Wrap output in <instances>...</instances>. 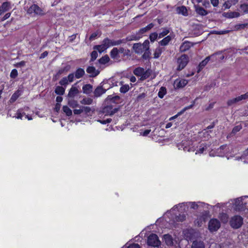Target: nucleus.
<instances>
[{
  "label": "nucleus",
  "instance_id": "20",
  "mask_svg": "<svg viewBox=\"0 0 248 248\" xmlns=\"http://www.w3.org/2000/svg\"><path fill=\"white\" fill-rule=\"evenodd\" d=\"M163 239L165 244L168 246H172L173 245V240L170 235L169 234L164 235Z\"/></svg>",
  "mask_w": 248,
  "mask_h": 248
},
{
  "label": "nucleus",
  "instance_id": "19",
  "mask_svg": "<svg viewBox=\"0 0 248 248\" xmlns=\"http://www.w3.org/2000/svg\"><path fill=\"white\" fill-rule=\"evenodd\" d=\"M194 104H195V101H193V103L191 105L184 108L181 111L179 112L177 114H176L175 115H174V116L170 118H169V121H171L175 119L179 116H180L181 114H182L186 110H187L188 109L191 108L193 107V106L194 105Z\"/></svg>",
  "mask_w": 248,
  "mask_h": 248
},
{
  "label": "nucleus",
  "instance_id": "55",
  "mask_svg": "<svg viewBox=\"0 0 248 248\" xmlns=\"http://www.w3.org/2000/svg\"><path fill=\"white\" fill-rule=\"evenodd\" d=\"M18 75L17 71L14 69L12 70L10 73V77L12 78H15Z\"/></svg>",
  "mask_w": 248,
  "mask_h": 248
},
{
  "label": "nucleus",
  "instance_id": "60",
  "mask_svg": "<svg viewBox=\"0 0 248 248\" xmlns=\"http://www.w3.org/2000/svg\"><path fill=\"white\" fill-rule=\"evenodd\" d=\"M248 98V92L244 94H242L240 96H238V99L239 101L246 99Z\"/></svg>",
  "mask_w": 248,
  "mask_h": 248
},
{
  "label": "nucleus",
  "instance_id": "8",
  "mask_svg": "<svg viewBox=\"0 0 248 248\" xmlns=\"http://www.w3.org/2000/svg\"><path fill=\"white\" fill-rule=\"evenodd\" d=\"M243 222V218L240 216H234L230 220L231 226L235 229L240 228Z\"/></svg>",
  "mask_w": 248,
  "mask_h": 248
},
{
  "label": "nucleus",
  "instance_id": "32",
  "mask_svg": "<svg viewBox=\"0 0 248 248\" xmlns=\"http://www.w3.org/2000/svg\"><path fill=\"white\" fill-rule=\"evenodd\" d=\"M172 37L170 35H168L161 41L159 42V44L161 46H165L167 45L169 42L171 40Z\"/></svg>",
  "mask_w": 248,
  "mask_h": 248
},
{
  "label": "nucleus",
  "instance_id": "39",
  "mask_svg": "<svg viewBox=\"0 0 248 248\" xmlns=\"http://www.w3.org/2000/svg\"><path fill=\"white\" fill-rule=\"evenodd\" d=\"M65 92V89L63 88L62 86H57L56 87L55 92L56 94H59V95H62L64 94Z\"/></svg>",
  "mask_w": 248,
  "mask_h": 248
},
{
  "label": "nucleus",
  "instance_id": "5",
  "mask_svg": "<svg viewBox=\"0 0 248 248\" xmlns=\"http://www.w3.org/2000/svg\"><path fill=\"white\" fill-rule=\"evenodd\" d=\"M27 13L30 15L33 14L34 15L42 16L46 14V11L36 4H33L28 9Z\"/></svg>",
  "mask_w": 248,
  "mask_h": 248
},
{
  "label": "nucleus",
  "instance_id": "54",
  "mask_svg": "<svg viewBox=\"0 0 248 248\" xmlns=\"http://www.w3.org/2000/svg\"><path fill=\"white\" fill-rule=\"evenodd\" d=\"M158 36V35L156 32L152 33L149 37V38L151 42H154L157 38V37Z\"/></svg>",
  "mask_w": 248,
  "mask_h": 248
},
{
  "label": "nucleus",
  "instance_id": "4",
  "mask_svg": "<svg viewBox=\"0 0 248 248\" xmlns=\"http://www.w3.org/2000/svg\"><path fill=\"white\" fill-rule=\"evenodd\" d=\"M133 73L135 75L140 77L141 80H144L150 77L151 70H145L143 68L138 67L134 70Z\"/></svg>",
  "mask_w": 248,
  "mask_h": 248
},
{
  "label": "nucleus",
  "instance_id": "49",
  "mask_svg": "<svg viewBox=\"0 0 248 248\" xmlns=\"http://www.w3.org/2000/svg\"><path fill=\"white\" fill-rule=\"evenodd\" d=\"M68 105L73 108H76L78 106V102L73 99L69 100Z\"/></svg>",
  "mask_w": 248,
  "mask_h": 248
},
{
  "label": "nucleus",
  "instance_id": "21",
  "mask_svg": "<svg viewBox=\"0 0 248 248\" xmlns=\"http://www.w3.org/2000/svg\"><path fill=\"white\" fill-rule=\"evenodd\" d=\"M133 48L135 52L137 54H141L142 52L145 51L143 48V46H141V44L140 43L134 44L133 46Z\"/></svg>",
  "mask_w": 248,
  "mask_h": 248
},
{
  "label": "nucleus",
  "instance_id": "18",
  "mask_svg": "<svg viewBox=\"0 0 248 248\" xmlns=\"http://www.w3.org/2000/svg\"><path fill=\"white\" fill-rule=\"evenodd\" d=\"M193 46V44L192 43L185 41L181 45L180 50L181 52H185L188 50Z\"/></svg>",
  "mask_w": 248,
  "mask_h": 248
},
{
  "label": "nucleus",
  "instance_id": "38",
  "mask_svg": "<svg viewBox=\"0 0 248 248\" xmlns=\"http://www.w3.org/2000/svg\"><path fill=\"white\" fill-rule=\"evenodd\" d=\"M196 11L197 14H198L201 16H205L207 14L206 10H204V8L201 7H197L196 9Z\"/></svg>",
  "mask_w": 248,
  "mask_h": 248
},
{
  "label": "nucleus",
  "instance_id": "28",
  "mask_svg": "<svg viewBox=\"0 0 248 248\" xmlns=\"http://www.w3.org/2000/svg\"><path fill=\"white\" fill-rule=\"evenodd\" d=\"M21 93L20 91L17 90L11 96V98L10 99V102L11 103H13L15 102L16 99L21 95Z\"/></svg>",
  "mask_w": 248,
  "mask_h": 248
},
{
  "label": "nucleus",
  "instance_id": "33",
  "mask_svg": "<svg viewBox=\"0 0 248 248\" xmlns=\"http://www.w3.org/2000/svg\"><path fill=\"white\" fill-rule=\"evenodd\" d=\"M177 12L179 14H182L183 16H186L187 15V9L186 7L182 6L177 8Z\"/></svg>",
  "mask_w": 248,
  "mask_h": 248
},
{
  "label": "nucleus",
  "instance_id": "29",
  "mask_svg": "<svg viewBox=\"0 0 248 248\" xmlns=\"http://www.w3.org/2000/svg\"><path fill=\"white\" fill-rule=\"evenodd\" d=\"M206 221V217L201 216L197 218L195 221V225L198 226H201L202 224Z\"/></svg>",
  "mask_w": 248,
  "mask_h": 248
},
{
  "label": "nucleus",
  "instance_id": "57",
  "mask_svg": "<svg viewBox=\"0 0 248 248\" xmlns=\"http://www.w3.org/2000/svg\"><path fill=\"white\" fill-rule=\"evenodd\" d=\"M118 52L119 53V54L120 53H123L124 55H127L128 52L129 51L128 50L125 49L123 47H120V48H117Z\"/></svg>",
  "mask_w": 248,
  "mask_h": 248
},
{
  "label": "nucleus",
  "instance_id": "40",
  "mask_svg": "<svg viewBox=\"0 0 248 248\" xmlns=\"http://www.w3.org/2000/svg\"><path fill=\"white\" fill-rule=\"evenodd\" d=\"M219 217L223 223H226L228 220V216L226 213H221Z\"/></svg>",
  "mask_w": 248,
  "mask_h": 248
},
{
  "label": "nucleus",
  "instance_id": "1",
  "mask_svg": "<svg viewBox=\"0 0 248 248\" xmlns=\"http://www.w3.org/2000/svg\"><path fill=\"white\" fill-rule=\"evenodd\" d=\"M205 206H207V208L210 209V207L212 208L213 206L212 205H210L207 204L205 203L202 202H183L180 203L178 205H175L172 208L170 211H167L165 215L168 216L169 214H170L171 212H173V211L177 210L180 212H184L186 211V208H188L189 206L191 207V208L194 209H198L200 207H204Z\"/></svg>",
  "mask_w": 248,
  "mask_h": 248
},
{
  "label": "nucleus",
  "instance_id": "64",
  "mask_svg": "<svg viewBox=\"0 0 248 248\" xmlns=\"http://www.w3.org/2000/svg\"><path fill=\"white\" fill-rule=\"evenodd\" d=\"M74 74L72 73V74H70L67 77H66L67 78V80H68V81L69 82H72L74 80Z\"/></svg>",
  "mask_w": 248,
  "mask_h": 248
},
{
  "label": "nucleus",
  "instance_id": "52",
  "mask_svg": "<svg viewBox=\"0 0 248 248\" xmlns=\"http://www.w3.org/2000/svg\"><path fill=\"white\" fill-rule=\"evenodd\" d=\"M69 82L67 80V78L66 77H64L60 81L59 83L62 86H66Z\"/></svg>",
  "mask_w": 248,
  "mask_h": 248
},
{
  "label": "nucleus",
  "instance_id": "48",
  "mask_svg": "<svg viewBox=\"0 0 248 248\" xmlns=\"http://www.w3.org/2000/svg\"><path fill=\"white\" fill-rule=\"evenodd\" d=\"M93 102V100L90 98H85L83 99L81 101V103L82 104H86V105H90L92 104Z\"/></svg>",
  "mask_w": 248,
  "mask_h": 248
},
{
  "label": "nucleus",
  "instance_id": "50",
  "mask_svg": "<svg viewBox=\"0 0 248 248\" xmlns=\"http://www.w3.org/2000/svg\"><path fill=\"white\" fill-rule=\"evenodd\" d=\"M82 112H84L87 115H90L91 112V108L89 107H82Z\"/></svg>",
  "mask_w": 248,
  "mask_h": 248
},
{
  "label": "nucleus",
  "instance_id": "41",
  "mask_svg": "<svg viewBox=\"0 0 248 248\" xmlns=\"http://www.w3.org/2000/svg\"><path fill=\"white\" fill-rule=\"evenodd\" d=\"M62 110L65 114L68 116H70L72 115V112L71 109H70L67 106H64L62 107Z\"/></svg>",
  "mask_w": 248,
  "mask_h": 248
},
{
  "label": "nucleus",
  "instance_id": "42",
  "mask_svg": "<svg viewBox=\"0 0 248 248\" xmlns=\"http://www.w3.org/2000/svg\"><path fill=\"white\" fill-rule=\"evenodd\" d=\"M242 127L240 124L234 127L232 129L231 134L230 135V137L235 135L237 132H239L242 129Z\"/></svg>",
  "mask_w": 248,
  "mask_h": 248
},
{
  "label": "nucleus",
  "instance_id": "2",
  "mask_svg": "<svg viewBox=\"0 0 248 248\" xmlns=\"http://www.w3.org/2000/svg\"><path fill=\"white\" fill-rule=\"evenodd\" d=\"M121 41H114L108 38L105 39L102 43L100 45H96L93 47V49L97 50L99 53L104 52L108 47L120 44Z\"/></svg>",
  "mask_w": 248,
  "mask_h": 248
},
{
  "label": "nucleus",
  "instance_id": "36",
  "mask_svg": "<svg viewBox=\"0 0 248 248\" xmlns=\"http://www.w3.org/2000/svg\"><path fill=\"white\" fill-rule=\"evenodd\" d=\"M83 92L84 93H90L92 90V86L90 84H86L82 87Z\"/></svg>",
  "mask_w": 248,
  "mask_h": 248
},
{
  "label": "nucleus",
  "instance_id": "61",
  "mask_svg": "<svg viewBox=\"0 0 248 248\" xmlns=\"http://www.w3.org/2000/svg\"><path fill=\"white\" fill-rule=\"evenodd\" d=\"M100 34H99V32H98V31H96V32H93V33L90 36V40H94L96 37L98 35H99Z\"/></svg>",
  "mask_w": 248,
  "mask_h": 248
},
{
  "label": "nucleus",
  "instance_id": "16",
  "mask_svg": "<svg viewBox=\"0 0 248 248\" xmlns=\"http://www.w3.org/2000/svg\"><path fill=\"white\" fill-rule=\"evenodd\" d=\"M187 83V80L184 79H176L174 82V86L176 88H181L185 86Z\"/></svg>",
  "mask_w": 248,
  "mask_h": 248
},
{
  "label": "nucleus",
  "instance_id": "26",
  "mask_svg": "<svg viewBox=\"0 0 248 248\" xmlns=\"http://www.w3.org/2000/svg\"><path fill=\"white\" fill-rule=\"evenodd\" d=\"M87 72L90 74L91 77H95L98 75L99 71L93 67L89 66L87 68Z\"/></svg>",
  "mask_w": 248,
  "mask_h": 248
},
{
  "label": "nucleus",
  "instance_id": "12",
  "mask_svg": "<svg viewBox=\"0 0 248 248\" xmlns=\"http://www.w3.org/2000/svg\"><path fill=\"white\" fill-rule=\"evenodd\" d=\"M228 150L229 148L227 145H222L217 150L215 155H214L213 153L211 152L210 153V156H214L217 155L218 156H224L226 155Z\"/></svg>",
  "mask_w": 248,
  "mask_h": 248
},
{
  "label": "nucleus",
  "instance_id": "14",
  "mask_svg": "<svg viewBox=\"0 0 248 248\" xmlns=\"http://www.w3.org/2000/svg\"><path fill=\"white\" fill-rule=\"evenodd\" d=\"M118 109L116 108H113L112 105H108L104 107L103 109V112L106 115H112L116 113Z\"/></svg>",
  "mask_w": 248,
  "mask_h": 248
},
{
  "label": "nucleus",
  "instance_id": "63",
  "mask_svg": "<svg viewBox=\"0 0 248 248\" xmlns=\"http://www.w3.org/2000/svg\"><path fill=\"white\" fill-rule=\"evenodd\" d=\"M244 209L248 207V196H243Z\"/></svg>",
  "mask_w": 248,
  "mask_h": 248
},
{
  "label": "nucleus",
  "instance_id": "47",
  "mask_svg": "<svg viewBox=\"0 0 248 248\" xmlns=\"http://www.w3.org/2000/svg\"><path fill=\"white\" fill-rule=\"evenodd\" d=\"M129 89V87L128 84L123 85L120 88V91L122 93H126Z\"/></svg>",
  "mask_w": 248,
  "mask_h": 248
},
{
  "label": "nucleus",
  "instance_id": "34",
  "mask_svg": "<svg viewBox=\"0 0 248 248\" xmlns=\"http://www.w3.org/2000/svg\"><path fill=\"white\" fill-rule=\"evenodd\" d=\"M85 74L84 70L82 68H78L75 72V77L77 78H82Z\"/></svg>",
  "mask_w": 248,
  "mask_h": 248
},
{
  "label": "nucleus",
  "instance_id": "59",
  "mask_svg": "<svg viewBox=\"0 0 248 248\" xmlns=\"http://www.w3.org/2000/svg\"><path fill=\"white\" fill-rule=\"evenodd\" d=\"M186 216L184 214L180 215L179 216L176 217V220L178 221H183L186 219Z\"/></svg>",
  "mask_w": 248,
  "mask_h": 248
},
{
  "label": "nucleus",
  "instance_id": "44",
  "mask_svg": "<svg viewBox=\"0 0 248 248\" xmlns=\"http://www.w3.org/2000/svg\"><path fill=\"white\" fill-rule=\"evenodd\" d=\"M162 52V48L160 47H158L155 49V52H154V58H158L160 55L161 54Z\"/></svg>",
  "mask_w": 248,
  "mask_h": 248
},
{
  "label": "nucleus",
  "instance_id": "25",
  "mask_svg": "<svg viewBox=\"0 0 248 248\" xmlns=\"http://www.w3.org/2000/svg\"><path fill=\"white\" fill-rule=\"evenodd\" d=\"M237 160L240 159L244 164L248 163V148L244 152L242 156L240 157H237Z\"/></svg>",
  "mask_w": 248,
  "mask_h": 248
},
{
  "label": "nucleus",
  "instance_id": "43",
  "mask_svg": "<svg viewBox=\"0 0 248 248\" xmlns=\"http://www.w3.org/2000/svg\"><path fill=\"white\" fill-rule=\"evenodd\" d=\"M109 61V58L108 55H105L104 57H102L101 59H99V62L101 64H105L108 62Z\"/></svg>",
  "mask_w": 248,
  "mask_h": 248
},
{
  "label": "nucleus",
  "instance_id": "56",
  "mask_svg": "<svg viewBox=\"0 0 248 248\" xmlns=\"http://www.w3.org/2000/svg\"><path fill=\"white\" fill-rule=\"evenodd\" d=\"M15 117L17 119H22L23 113H22V110L21 109H18L17 111Z\"/></svg>",
  "mask_w": 248,
  "mask_h": 248
},
{
  "label": "nucleus",
  "instance_id": "6",
  "mask_svg": "<svg viewBox=\"0 0 248 248\" xmlns=\"http://www.w3.org/2000/svg\"><path fill=\"white\" fill-rule=\"evenodd\" d=\"M243 196L236 199L231 200L229 202L232 204V208L236 210L241 211L244 210Z\"/></svg>",
  "mask_w": 248,
  "mask_h": 248
},
{
  "label": "nucleus",
  "instance_id": "7",
  "mask_svg": "<svg viewBox=\"0 0 248 248\" xmlns=\"http://www.w3.org/2000/svg\"><path fill=\"white\" fill-rule=\"evenodd\" d=\"M153 27L154 24L153 23L149 24L146 27L140 29L136 35H132L130 39L136 41L139 40L142 37V35L143 33L151 30Z\"/></svg>",
  "mask_w": 248,
  "mask_h": 248
},
{
  "label": "nucleus",
  "instance_id": "27",
  "mask_svg": "<svg viewBox=\"0 0 248 248\" xmlns=\"http://www.w3.org/2000/svg\"><path fill=\"white\" fill-rule=\"evenodd\" d=\"M210 57H207L204 60H203L199 65L198 69L197 70L198 73H199L201 70L207 64L209 61Z\"/></svg>",
  "mask_w": 248,
  "mask_h": 248
},
{
  "label": "nucleus",
  "instance_id": "62",
  "mask_svg": "<svg viewBox=\"0 0 248 248\" xmlns=\"http://www.w3.org/2000/svg\"><path fill=\"white\" fill-rule=\"evenodd\" d=\"M98 54L96 51H93L91 53V60L94 61L97 57Z\"/></svg>",
  "mask_w": 248,
  "mask_h": 248
},
{
  "label": "nucleus",
  "instance_id": "24",
  "mask_svg": "<svg viewBox=\"0 0 248 248\" xmlns=\"http://www.w3.org/2000/svg\"><path fill=\"white\" fill-rule=\"evenodd\" d=\"M78 89L75 85H73L68 93V96L73 97L78 93Z\"/></svg>",
  "mask_w": 248,
  "mask_h": 248
},
{
  "label": "nucleus",
  "instance_id": "17",
  "mask_svg": "<svg viewBox=\"0 0 248 248\" xmlns=\"http://www.w3.org/2000/svg\"><path fill=\"white\" fill-rule=\"evenodd\" d=\"M11 8V3L8 1L3 2L0 7V16L3 13L8 11Z\"/></svg>",
  "mask_w": 248,
  "mask_h": 248
},
{
  "label": "nucleus",
  "instance_id": "53",
  "mask_svg": "<svg viewBox=\"0 0 248 248\" xmlns=\"http://www.w3.org/2000/svg\"><path fill=\"white\" fill-rule=\"evenodd\" d=\"M141 46H143V48L145 51H148L149 49V41L148 40H145Z\"/></svg>",
  "mask_w": 248,
  "mask_h": 248
},
{
  "label": "nucleus",
  "instance_id": "46",
  "mask_svg": "<svg viewBox=\"0 0 248 248\" xmlns=\"http://www.w3.org/2000/svg\"><path fill=\"white\" fill-rule=\"evenodd\" d=\"M248 23H244V24H237L235 26V29L236 30H239L241 29H244L245 28L248 27Z\"/></svg>",
  "mask_w": 248,
  "mask_h": 248
},
{
  "label": "nucleus",
  "instance_id": "13",
  "mask_svg": "<svg viewBox=\"0 0 248 248\" xmlns=\"http://www.w3.org/2000/svg\"><path fill=\"white\" fill-rule=\"evenodd\" d=\"M188 62V57L185 55H182L180 58L178 59L177 62L178 64V70L183 69L187 64Z\"/></svg>",
  "mask_w": 248,
  "mask_h": 248
},
{
  "label": "nucleus",
  "instance_id": "35",
  "mask_svg": "<svg viewBox=\"0 0 248 248\" xmlns=\"http://www.w3.org/2000/svg\"><path fill=\"white\" fill-rule=\"evenodd\" d=\"M194 232V230L193 229L188 230L187 231H185V236L186 239L191 240L192 239L193 236L192 235Z\"/></svg>",
  "mask_w": 248,
  "mask_h": 248
},
{
  "label": "nucleus",
  "instance_id": "30",
  "mask_svg": "<svg viewBox=\"0 0 248 248\" xmlns=\"http://www.w3.org/2000/svg\"><path fill=\"white\" fill-rule=\"evenodd\" d=\"M106 92V90L101 87H97L94 92V95L99 97Z\"/></svg>",
  "mask_w": 248,
  "mask_h": 248
},
{
  "label": "nucleus",
  "instance_id": "31",
  "mask_svg": "<svg viewBox=\"0 0 248 248\" xmlns=\"http://www.w3.org/2000/svg\"><path fill=\"white\" fill-rule=\"evenodd\" d=\"M110 56L111 58L114 60H118L119 58V53L117 50V48L114 47L110 51Z\"/></svg>",
  "mask_w": 248,
  "mask_h": 248
},
{
  "label": "nucleus",
  "instance_id": "23",
  "mask_svg": "<svg viewBox=\"0 0 248 248\" xmlns=\"http://www.w3.org/2000/svg\"><path fill=\"white\" fill-rule=\"evenodd\" d=\"M191 248H205V246L203 241L196 240L193 242Z\"/></svg>",
  "mask_w": 248,
  "mask_h": 248
},
{
  "label": "nucleus",
  "instance_id": "51",
  "mask_svg": "<svg viewBox=\"0 0 248 248\" xmlns=\"http://www.w3.org/2000/svg\"><path fill=\"white\" fill-rule=\"evenodd\" d=\"M238 102H239V100L238 99V97H236L233 99L229 100L227 102V104L228 106H231L232 104H235Z\"/></svg>",
  "mask_w": 248,
  "mask_h": 248
},
{
  "label": "nucleus",
  "instance_id": "10",
  "mask_svg": "<svg viewBox=\"0 0 248 248\" xmlns=\"http://www.w3.org/2000/svg\"><path fill=\"white\" fill-rule=\"evenodd\" d=\"M209 145L205 142H200L198 143L196 142L195 148L196 155H201L204 153V152L205 151Z\"/></svg>",
  "mask_w": 248,
  "mask_h": 248
},
{
  "label": "nucleus",
  "instance_id": "58",
  "mask_svg": "<svg viewBox=\"0 0 248 248\" xmlns=\"http://www.w3.org/2000/svg\"><path fill=\"white\" fill-rule=\"evenodd\" d=\"M241 9L246 13H248V5L246 4H243L241 5Z\"/></svg>",
  "mask_w": 248,
  "mask_h": 248
},
{
  "label": "nucleus",
  "instance_id": "3",
  "mask_svg": "<svg viewBox=\"0 0 248 248\" xmlns=\"http://www.w3.org/2000/svg\"><path fill=\"white\" fill-rule=\"evenodd\" d=\"M196 142H193L191 140H183L182 143L178 145L179 150L183 149L184 151L194 152L195 148Z\"/></svg>",
  "mask_w": 248,
  "mask_h": 248
},
{
  "label": "nucleus",
  "instance_id": "15",
  "mask_svg": "<svg viewBox=\"0 0 248 248\" xmlns=\"http://www.w3.org/2000/svg\"><path fill=\"white\" fill-rule=\"evenodd\" d=\"M198 137L204 142L205 140H208L210 138L209 131L206 129H204L201 132L198 133Z\"/></svg>",
  "mask_w": 248,
  "mask_h": 248
},
{
  "label": "nucleus",
  "instance_id": "11",
  "mask_svg": "<svg viewBox=\"0 0 248 248\" xmlns=\"http://www.w3.org/2000/svg\"><path fill=\"white\" fill-rule=\"evenodd\" d=\"M220 227L219 221L216 218L211 219L208 224V229L211 232L217 231Z\"/></svg>",
  "mask_w": 248,
  "mask_h": 248
},
{
  "label": "nucleus",
  "instance_id": "22",
  "mask_svg": "<svg viewBox=\"0 0 248 248\" xmlns=\"http://www.w3.org/2000/svg\"><path fill=\"white\" fill-rule=\"evenodd\" d=\"M222 15L226 18H232L239 17L240 14L237 12H229L223 13Z\"/></svg>",
  "mask_w": 248,
  "mask_h": 248
},
{
  "label": "nucleus",
  "instance_id": "9",
  "mask_svg": "<svg viewBox=\"0 0 248 248\" xmlns=\"http://www.w3.org/2000/svg\"><path fill=\"white\" fill-rule=\"evenodd\" d=\"M147 244L149 246L155 247L160 246L161 242L156 234H152L148 238Z\"/></svg>",
  "mask_w": 248,
  "mask_h": 248
},
{
  "label": "nucleus",
  "instance_id": "45",
  "mask_svg": "<svg viewBox=\"0 0 248 248\" xmlns=\"http://www.w3.org/2000/svg\"><path fill=\"white\" fill-rule=\"evenodd\" d=\"M170 31L167 29H163L162 31L158 34V38H161L167 35L169 33Z\"/></svg>",
  "mask_w": 248,
  "mask_h": 248
},
{
  "label": "nucleus",
  "instance_id": "37",
  "mask_svg": "<svg viewBox=\"0 0 248 248\" xmlns=\"http://www.w3.org/2000/svg\"><path fill=\"white\" fill-rule=\"evenodd\" d=\"M166 93V88L165 87H161L158 93V96L160 98H163Z\"/></svg>",
  "mask_w": 248,
  "mask_h": 248
}]
</instances>
